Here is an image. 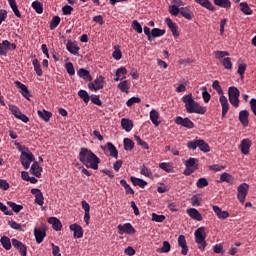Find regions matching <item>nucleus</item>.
Wrapping results in <instances>:
<instances>
[{"label": "nucleus", "instance_id": "obj_1", "mask_svg": "<svg viewBox=\"0 0 256 256\" xmlns=\"http://www.w3.org/2000/svg\"><path fill=\"white\" fill-rule=\"evenodd\" d=\"M79 161L86 168H91L92 170H98L101 162L100 158L88 148H80Z\"/></svg>", "mask_w": 256, "mask_h": 256}, {"label": "nucleus", "instance_id": "obj_2", "mask_svg": "<svg viewBox=\"0 0 256 256\" xmlns=\"http://www.w3.org/2000/svg\"><path fill=\"white\" fill-rule=\"evenodd\" d=\"M182 102L185 104V109L188 114L204 115L207 112V108L200 106L198 102L193 99V95L188 94L182 97Z\"/></svg>", "mask_w": 256, "mask_h": 256}, {"label": "nucleus", "instance_id": "obj_3", "mask_svg": "<svg viewBox=\"0 0 256 256\" xmlns=\"http://www.w3.org/2000/svg\"><path fill=\"white\" fill-rule=\"evenodd\" d=\"M195 242L198 244V248L204 252L207 247V242H206V229L204 227H200L195 230Z\"/></svg>", "mask_w": 256, "mask_h": 256}, {"label": "nucleus", "instance_id": "obj_4", "mask_svg": "<svg viewBox=\"0 0 256 256\" xmlns=\"http://www.w3.org/2000/svg\"><path fill=\"white\" fill-rule=\"evenodd\" d=\"M187 148L192 151H195V150H197V148H199L200 151H202L204 153H209L211 151L209 144L206 141H204L203 139H199L196 141H188Z\"/></svg>", "mask_w": 256, "mask_h": 256}, {"label": "nucleus", "instance_id": "obj_5", "mask_svg": "<svg viewBox=\"0 0 256 256\" xmlns=\"http://www.w3.org/2000/svg\"><path fill=\"white\" fill-rule=\"evenodd\" d=\"M215 54H216L217 60H219V62L222 63L224 69H226V70H232L233 69V63L231 62V58L226 57V56H230L229 52H227V51H216Z\"/></svg>", "mask_w": 256, "mask_h": 256}, {"label": "nucleus", "instance_id": "obj_6", "mask_svg": "<svg viewBox=\"0 0 256 256\" xmlns=\"http://www.w3.org/2000/svg\"><path fill=\"white\" fill-rule=\"evenodd\" d=\"M239 97L240 91L235 86H231L228 88V101H230L231 105L235 108L239 107Z\"/></svg>", "mask_w": 256, "mask_h": 256}, {"label": "nucleus", "instance_id": "obj_7", "mask_svg": "<svg viewBox=\"0 0 256 256\" xmlns=\"http://www.w3.org/2000/svg\"><path fill=\"white\" fill-rule=\"evenodd\" d=\"M21 165H23L25 170L31 166V163L35 161V155L32 152H21L20 155Z\"/></svg>", "mask_w": 256, "mask_h": 256}, {"label": "nucleus", "instance_id": "obj_8", "mask_svg": "<svg viewBox=\"0 0 256 256\" xmlns=\"http://www.w3.org/2000/svg\"><path fill=\"white\" fill-rule=\"evenodd\" d=\"M249 191V185L247 183H242L237 187V200L240 201V203L245 202V198L248 195Z\"/></svg>", "mask_w": 256, "mask_h": 256}, {"label": "nucleus", "instance_id": "obj_9", "mask_svg": "<svg viewBox=\"0 0 256 256\" xmlns=\"http://www.w3.org/2000/svg\"><path fill=\"white\" fill-rule=\"evenodd\" d=\"M174 123L182 127H185L188 130H192L195 127V124L193 123V121H191L188 117L182 118V116H177L174 119Z\"/></svg>", "mask_w": 256, "mask_h": 256}, {"label": "nucleus", "instance_id": "obj_10", "mask_svg": "<svg viewBox=\"0 0 256 256\" xmlns=\"http://www.w3.org/2000/svg\"><path fill=\"white\" fill-rule=\"evenodd\" d=\"M9 109H10V112L12 113V115H14L16 119L21 120V122H23V123L29 122L28 116L26 114H23L17 106L10 105Z\"/></svg>", "mask_w": 256, "mask_h": 256}, {"label": "nucleus", "instance_id": "obj_11", "mask_svg": "<svg viewBox=\"0 0 256 256\" xmlns=\"http://www.w3.org/2000/svg\"><path fill=\"white\" fill-rule=\"evenodd\" d=\"M117 229L119 230V235H123L124 233L127 235H134L136 233V230L134 226L131 225V223L126 224H119Z\"/></svg>", "mask_w": 256, "mask_h": 256}, {"label": "nucleus", "instance_id": "obj_12", "mask_svg": "<svg viewBox=\"0 0 256 256\" xmlns=\"http://www.w3.org/2000/svg\"><path fill=\"white\" fill-rule=\"evenodd\" d=\"M104 88V77L98 76L93 83L88 84V89L91 91H99Z\"/></svg>", "mask_w": 256, "mask_h": 256}, {"label": "nucleus", "instance_id": "obj_13", "mask_svg": "<svg viewBox=\"0 0 256 256\" xmlns=\"http://www.w3.org/2000/svg\"><path fill=\"white\" fill-rule=\"evenodd\" d=\"M30 193L34 195L36 198L34 199V203H36L38 206L43 207L44 206V194H42V191L37 188H33L30 190Z\"/></svg>", "mask_w": 256, "mask_h": 256}, {"label": "nucleus", "instance_id": "obj_14", "mask_svg": "<svg viewBox=\"0 0 256 256\" xmlns=\"http://www.w3.org/2000/svg\"><path fill=\"white\" fill-rule=\"evenodd\" d=\"M165 24L170 29V32H172L173 37L178 38L180 36V33L178 31L179 27L175 22L171 20V18H165Z\"/></svg>", "mask_w": 256, "mask_h": 256}, {"label": "nucleus", "instance_id": "obj_15", "mask_svg": "<svg viewBox=\"0 0 256 256\" xmlns=\"http://www.w3.org/2000/svg\"><path fill=\"white\" fill-rule=\"evenodd\" d=\"M251 147H252L251 140H249L248 138L241 140L239 148H240L242 154L248 155L249 151L251 150Z\"/></svg>", "mask_w": 256, "mask_h": 256}, {"label": "nucleus", "instance_id": "obj_16", "mask_svg": "<svg viewBox=\"0 0 256 256\" xmlns=\"http://www.w3.org/2000/svg\"><path fill=\"white\" fill-rule=\"evenodd\" d=\"M14 84H15L16 88L20 89V94L23 95V97L26 100H29V98L31 97V92H29L27 86L19 81L14 82Z\"/></svg>", "mask_w": 256, "mask_h": 256}, {"label": "nucleus", "instance_id": "obj_17", "mask_svg": "<svg viewBox=\"0 0 256 256\" xmlns=\"http://www.w3.org/2000/svg\"><path fill=\"white\" fill-rule=\"evenodd\" d=\"M12 246H14L15 249H18L21 256H27V246L18 239H12Z\"/></svg>", "mask_w": 256, "mask_h": 256}, {"label": "nucleus", "instance_id": "obj_18", "mask_svg": "<svg viewBox=\"0 0 256 256\" xmlns=\"http://www.w3.org/2000/svg\"><path fill=\"white\" fill-rule=\"evenodd\" d=\"M66 50H68L70 54L77 56L78 52L80 51V46H78L76 42L68 40V43H66Z\"/></svg>", "mask_w": 256, "mask_h": 256}, {"label": "nucleus", "instance_id": "obj_19", "mask_svg": "<svg viewBox=\"0 0 256 256\" xmlns=\"http://www.w3.org/2000/svg\"><path fill=\"white\" fill-rule=\"evenodd\" d=\"M70 231H73V237L74 238H82L83 237V228L81 225H78L77 223H74L69 226Z\"/></svg>", "mask_w": 256, "mask_h": 256}, {"label": "nucleus", "instance_id": "obj_20", "mask_svg": "<svg viewBox=\"0 0 256 256\" xmlns=\"http://www.w3.org/2000/svg\"><path fill=\"white\" fill-rule=\"evenodd\" d=\"M178 246L181 247V254L183 256H187L188 252H189V248L188 245L186 244V238L184 235H181L180 237H178Z\"/></svg>", "mask_w": 256, "mask_h": 256}, {"label": "nucleus", "instance_id": "obj_21", "mask_svg": "<svg viewBox=\"0 0 256 256\" xmlns=\"http://www.w3.org/2000/svg\"><path fill=\"white\" fill-rule=\"evenodd\" d=\"M186 212H187V215L190 216L192 220L203 221L202 214L199 213V211L197 209L188 208Z\"/></svg>", "mask_w": 256, "mask_h": 256}, {"label": "nucleus", "instance_id": "obj_22", "mask_svg": "<svg viewBox=\"0 0 256 256\" xmlns=\"http://www.w3.org/2000/svg\"><path fill=\"white\" fill-rule=\"evenodd\" d=\"M214 214L217 215L218 219L226 220L230 217V214L228 211H222V209L216 205L213 206Z\"/></svg>", "mask_w": 256, "mask_h": 256}, {"label": "nucleus", "instance_id": "obj_23", "mask_svg": "<svg viewBox=\"0 0 256 256\" xmlns=\"http://www.w3.org/2000/svg\"><path fill=\"white\" fill-rule=\"evenodd\" d=\"M34 237L36 238V242L38 244L44 242V238L46 237L45 229L34 228Z\"/></svg>", "mask_w": 256, "mask_h": 256}, {"label": "nucleus", "instance_id": "obj_24", "mask_svg": "<svg viewBox=\"0 0 256 256\" xmlns=\"http://www.w3.org/2000/svg\"><path fill=\"white\" fill-rule=\"evenodd\" d=\"M48 224H51L52 229H54L55 231H62L63 225L58 218H48Z\"/></svg>", "mask_w": 256, "mask_h": 256}, {"label": "nucleus", "instance_id": "obj_25", "mask_svg": "<svg viewBox=\"0 0 256 256\" xmlns=\"http://www.w3.org/2000/svg\"><path fill=\"white\" fill-rule=\"evenodd\" d=\"M219 102L222 105V117H225L227 112H229V101H227L226 96H219Z\"/></svg>", "mask_w": 256, "mask_h": 256}, {"label": "nucleus", "instance_id": "obj_26", "mask_svg": "<svg viewBox=\"0 0 256 256\" xmlns=\"http://www.w3.org/2000/svg\"><path fill=\"white\" fill-rule=\"evenodd\" d=\"M121 126L123 130H126L127 133H130L131 130L134 128V122L127 118H123L121 120Z\"/></svg>", "mask_w": 256, "mask_h": 256}, {"label": "nucleus", "instance_id": "obj_27", "mask_svg": "<svg viewBox=\"0 0 256 256\" xmlns=\"http://www.w3.org/2000/svg\"><path fill=\"white\" fill-rule=\"evenodd\" d=\"M249 112L247 110H241L239 113V121L242 126L246 127L249 124Z\"/></svg>", "mask_w": 256, "mask_h": 256}, {"label": "nucleus", "instance_id": "obj_28", "mask_svg": "<svg viewBox=\"0 0 256 256\" xmlns=\"http://www.w3.org/2000/svg\"><path fill=\"white\" fill-rule=\"evenodd\" d=\"M196 4H199L201 7L205 8L208 11H215V7L209 0H194Z\"/></svg>", "mask_w": 256, "mask_h": 256}, {"label": "nucleus", "instance_id": "obj_29", "mask_svg": "<svg viewBox=\"0 0 256 256\" xmlns=\"http://www.w3.org/2000/svg\"><path fill=\"white\" fill-rule=\"evenodd\" d=\"M180 14L182 17H184L188 21H191L194 18V13L190 10L189 7L181 8Z\"/></svg>", "mask_w": 256, "mask_h": 256}, {"label": "nucleus", "instance_id": "obj_30", "mask_svg": "<svg viewBox=\"0 0 256 256\" xmlns=\"http://www.w3.org/2000/svg\"><path fill=\"white\" fill-rule=\"evenodd\" d=\"M126 74H127V69L125 67L116 69L114 81L118 82V81L125 80L126 76H124L123 78H121V76Z\"/></svg>", "mask_w": 256, "mask_h": 256}, {"label": "nucleus", "instance_id": "obj_31", "mask_svg": "<svg viewBox=\"0 0 256 256\" xmlns=\"http://www.w3.org/2000/svg\"><path fill=\"white\" fill-rule=\"evenodd\" d=\"M77 75H78V77L83 78L84 81H92V77H91L90 72L87 71V70L84 69V68H80V69L77 71Z\"/></svg>", "mask_w": 256, "mask_h": 256}, {"label": "nucleus", "instance_id": "obj_32", "mask_svg": "<svg viewBox=\"0 0 256 256\" xmlns=\"http://www.w3.org/2000/svg\"><path fill=\"white\" fill-rule=\"evenodd\" d=\"M10 50V42L8 40H3L0 43V56H6Z\"/></svg>", "mask_w": 256, "mask_h": 256}, {"label": "nucleus", "instance_id": "obj_33", "mask_svg": "<svg viewBox=\"0 0 256 256\" xmlns=\"http://www.w3.org/2000/svg\"><path fill=\"white\" fill-rule=\"evenodd\" d=\"M130 180H131L133 186H138L142 189H144L145 186L148 185V183L145 180L140 179V178H136L135 176H131Z\"/></svg>", "mask_w": 256, "mask_h": 256}, {"label": "nucleus", "instance_id": "obj_34", "mask_svg": "<svg viewBox=\"0 0 256 256\" xmlns=\"http://www.w3.org/2000/svg\"><path fill=\"white\" fill-rule=\"evenodd\" d=\"M38 117L42 119L44 122H49L50 118L53 117V113L46 111V110H38L37 111Z\"/></svg>", "mask_w": 256, "mask_h": 256}, {"label": "nucleus", "instance_id": "obj_35", "mask_svg": "<svg viewBox=\"0 0 256 256\" xmlns=\"http://www.w3.org/2000/svg\"><path fill=\"white\" fill-rule=\"evenodd\" d=\"M198 163H199V160L197 158H188L185 161V166L186 168H192L194 170H198Z\"/></svg>", "mask_w": 256, "mask_h": 256}, {"label": "nucleus", "instance_id": "obj_36", "mask_svg": "<svg viewBox=\"0 0 256 256\" xmlns=\"http://www.w3.org/2000/svg\"><path fill=\"white\" fill-rule=\"evenodd\" d=\"M30 171H32V174L37 178H41L42 167L38 165V162H33Z\"/></svg>", "mask_w": 256, "mask_h": 256}, {"label": "nucleus", "instance_id": "obj_37", "mask_svg": "<svg viewBox=\"0 0 256 256\" xmlns=\"http://www.w3.org/2000/svg\"><path fill=\"white\" fill-rule=\"evenodd\" d=\"M0 243L3 249H6V251H9L11 249V244H13L8 236H2L0 239Z\"/></svg>", "mask_w": 256, "mask_h": 256}, {"label": "nucleus", "instance_id": "obj_38", "mask_svg": "<svg viewBox=\"0 0 256 256\" xmlns=\"http://www.w3.org/2000/svg\"><path fill=\"white\" fill-rule=\"evenodd\" d=\"M8 5H10L12 12H14L15 16L18 18H22V14L19 12L17 1L8 0Z\"/></svg>", "mask_w": 256, "mask_h": 256}, {"label": "nucleus", "instance_id": "obj_39", "mask_svg": "<svg viewBox=\"0 0 256 256\" xmlns=\"http://www.w3.org/2000/svg\"><path fill=\"white\" fill-rule=\"evenodd\" d=\"M140 174L144 175L146 178L152 179L153 178V172L151 169H149L145 164L140 166Z\"/></svg>", "mask_w": 256, "mask_h": 256}, {"label": "nucleus", "instance_id": "obj_40", "mask_svg": "<svg viewBox=\"0 0 256 256\" xmlns=\"http://www.w3.org/2000/svg\"><path fill=\"white\" fill-rule=\"evenodd\" d=\"M78 97L80 99L83 100L84 103L89 104L90 100H91V96L89 95V93L86 90H79L78 92Z\"/></svg>", "mask_w": 256, "mask_h": 256}, {"label": "nucleus", "instance_id": "obj_41", "mask_svg": "<svg viewBox=\"0 0 256 256\" xmlns=\"http://www.w3.org/2000/svg\"><path fill=\"white\" fill-rule=\"evenodd\" d=\"M106 147H108L110 157L117 159L118 158V150H117L116 146H114L112 143L108 142V143H106Z\"/></svg>", "mask_w": 256, "mask_h": 256}, {"label": "nucleus", "instance_id": "obj_42", "mask_svg": "<svg viewBox=\"0 0 256 256\" xmlns=\"http://www.w3.org/2000/svg\"><path fill=\"white\" fill-rule=\"evenodd\" d=\"M123 144H124V150L125 151H132V150H134L135 143L130 138H124Z\"/></svg>", "mask_w": 256, "mask_h": 256}, {"label": "nucleus", "instance_id": "obj_43", "mask_svg": "<svg viewBox=\"0 0 256 256\" xmlns=\"http://www.w3.org/2000/svg\"><path fill=\"white\" fill-rule=\"evenodd\" d=\"M158 119H159V113L157 112V110H151L150 111V120H151L152 124H154L155 126H159V124H161V122H159Z\"/></svg>", "mask_w": 256, "mask_h": 256}, {"label": "nucleus", "instance_id": "obj_44", "mask_svg": "<svg viewBox=\"0 0 256 256\" xmlns=\"http://www.w3.org/2000/svg\"><path fill=\"white\" fill-rule=\"evenodd\" d=\"M240 10L245 15H252L253 14L252 9L249 7L247 2H241L240 3Z\"/></svg>", "mask_w": 256, "mask_h": 256}, {"label": "nucleus", "instance_id": "obj_45", "mask_svg": "<svg viewBox=\"0 0 256 256\" xmlns=\"http://www.w3.org/2000/svg\"><path fill=\"white\" fill-rule=\"evenodd\" d=\"M214 4L218 7L229 9L231 7L230 0H214Z\"/></svg>", "mask_w": 256, "mask_h": 256}, {"label": "nucleus", "instance_id": "obj_46", "mask_svg": "<svg viewBox=\"0 0 256 256\" xmlns=\"http://www.w3.org/2000/svg\"><path fill=\"white\" fill-rule=\"evenodd\" d=\"M32 65L34 67V71H36V74L38 77H41L43 72H42V68H41V64L37 59H34L32 61Z\"/></svg>", "mask_w": 256, "mask_h": 256}, {"label": "nucleus", "instance_id": "obj_47", "mask_svg": "<svg viewBox=\"0 0 256 256\" xmlns=\"http://www.w3.org/2000/svg\"><path fill=\"white\" fill-rule=\"evenodd\" d=\"M120 186L124 187L126 189L127 195H134L135 191L131 188V186L127 183L126 180H120Z\"/></svg>", "mask_w": 256, "mask_h": 256}, {"label": "nucleus", "instance_id": "obj_48", "mask_svg": "<svg viewBox=\"0 0 256 256\" xmlns=\"http://www.w3.org/2000/svg\"><path fill=\"white\" fill-rule=\"evenodd\" d=\"M118 89L123 93L128 94V91L130 90V84L128 83L127 80H124L123 82H120L118 84Z\"/></svg>", "mask_w": 256, "mask_h": 256}, {"label": "nucleus", "instance_id": "obj_49", "mask_svg": "<svg viewBox=\"0 0 256 256\" xmlns=\"http://www.w3.org/2000/svg\"><path fill=\"white\" fill-rule=\"evenodd\" d=\"M32 8L34 9V11H36L37 14L44 13V7L42 6L40 1H34L32 3Z\"/></svg>", "mask_w": 256, "mask_h": 256}, {"label": "nucleus", "instance_id": "obj_50", "mask_svg": "<svg viewBox=\"0 0 256 256\" xmlns=\"http://www.w3.org/2000/svg\"><path fill=\"white\" fill-rule=\"evenodd\" d=\"M8 207H11L12 211H14V213L18 214L21 210H23V206L16 204L12 201H8L7 202Z\"/></svg>", "mask_w": 256, "mask_h": 256}, {"label": "nucleus", "instance_id": "obj_51", "mask_svg": "<svg viewBox=\"0 0 256 256\" xmlns=\"http://www.w3.org/2000/svg\"><path fill=\"white\" fill-rule=\"evenodd\" d=\"M159 168L162 169L163 171L167 172V173H172L173 172V166L171 165V163L162 162V163L159 164Z\"/></svg>", "mask_w": 256, "mask_h": 256}, {"label": "nucleus", "instance_id": "obj_52", "mask_svg": "<svg viewBox=\"0 0 256 256\" xmlns=\"http://www.w3.org/2000/svg\"><path fill=\"white\" fill-rule=\"evenodd\" d=\"M170 251H171V244L168 241H164L163 242V247L162 248H158L156 250V252H159V253H168Z\"/></svg>", "mask_w": 256, "mask_h": 256}, {"label": "nucleus", "instance_id": "obj_53", "mask_svg": "<svg viewBox=\"0 0 256 256\" xmlns=\"http://www.w3.org/2000/svg\"><path fill=\"white\" fill-rule=\"evenodd\" d=\"M219 179L221 182H227V183H233V181H234L233 176H231L227 172H223Z\"/></svg>", "mask_w": 256, "mask_h": 256}, {"label": "nucleus", "instance_id": "obj_54", "mask_svg": "<svg viewBox=\"0 0 256 256\" xmlns=\"http://www.w3.org/2000/svg\"><path fill=\"white\" fill-rule=\"evenodd\" d=\"M164 34H166V30L164 29L154 28L151 30V35L154 38L162 37Z\"/></svg>", "mask_w": 256, "mask_h": 256}, {"label": "nucleus", "instance_id": "obj_55", "mask_svg": "<svg viewBox=\"0 0 256 256\" xmlns=\"http://www.w3.org/2000/svg\"><path fill=\"white\" fill-rule=\"evenodd\" d=\"M169 13L172 16L177 17V16H179V14H181V8H179V6H177V5H172L169 8Z\"/></svg>", "mask_w": 256, "mask_h": 256}, {"label": "nucleus", "instance_id": "obj_56", "mask_svg": "<svg viewBox=\"0 0 256 256\" xmlns=\"http://www.w3.org/2000/svg\"><path fill=\"white\" fill-rule=\"evenodd\" d=\"M134 140H136V143L138 146H142L145 150H149V145L145 141H143L139 136L134 135Z\"/></svg>", "mask_w": 256, "mask_h": 256}, {"label": "nucleus", "instance_id": "obj_57", "mask_svg": "<svg viewBox=\"0 0 256 256\" xmlns=\"http://www.w3.org/2000/svg\"><path fill=\"white\" fill-rule=\"evenodd\" d=\"M59 24H60V17L59 16L52 17V20L50 22V29L54 30L55 28H58Z\"/></svg>", "mask_w": 256, "mask_h": 256}, {"label": "nucleus", "instance_id": "obj_58", "mask_svg": "<svg viewBox=\"0 0 256 256\" xmlns=\"http://www.w3.org/2000/svg\"><path fill=\"white\" fill-rule=\"evenodd\" d=\"M212 88L217 91L218 95L224 96V91L222 90L220 82L217 80L213 82Z\"/></svg>", "mask_w": 256, "mask_h": 256}, {"label": "nucleus", "instance_id": "obj_59", "mask_svg": "<svg viewBox=\"0 0 256 256\" xmlns=\"http://www.w3.org/2000/svg\"><path fill=\"white\" fill-rule=\"evenodd\" d=\"M165 220H166V216H164L163 214L159 215L156 213H152V221H155L157 223H163V221Z\"/></svg>", "mask_w": 256, "mask_h": 256}, {"label": "nucleus", "instance_id": "obj_60", "mask_svg": "<svg viewBox=\"0 0 256 256\" xmlns=\"http://www.w3.org/2000/svg\"><path fill=\"white\" fill-rule=\"evenodd\" d=\"M132 28L134 31H136L138 34L143 33V27L140 25V23L137 20H133L132 22Z\"/></svg>", "mask_w": 256, "mask_h": 256}, {"label": "nucleus", "instance_id": "obj_61", "mask_svg": "<svg viewBox=\"0 0 256 256\" xmlns=\"http://www.w3.org/2000/svg\"><path fill=\"white\" fill-rule=\"evenodd\" d=\"M65 69H66V72L70 76H74V74H76V71L74 70V66L71 62H68V63L65 64Z\"/></svg>", "mask_w": 256, "mask_h": 256}, {"label": "nucleus", "instance_id": "obj_62", "mask_svg": "<svg viewBox=\"0 0 256 256\" xmlns=\"http://www.w3.org/2000/svg\"><path fill=\"white\" fill-rule=\"evenodd\" d=\"M208 180L206 178H200L198 182H196V187L199 189H203L204 187L208 186Z\"/></svg>", "mask_w": 256, "mask_h": 256}, {"label": "nucleus", "instance_id": "obj_63", "mask_svg": "<svg viewBox=\"0 0 256 256\" xmlns=\"http://www.w3.org/2000/svg\"><path fill=\"white\" fill-rule=\"evenodd\" d=\"M225 166L219 165V164H214L212 166H209V170L212 172H221L225 170Z\"/></svg>", "mask_w": 256, "mask_h": 256}, {"label": "nucleus", "instance_id": "obj_64", "mask_svg": "<svg viewBox=\"0 0 256 256\" xmlns=\"http://www.w3.org/2000/svg\"><path fill=\"white\" fill-rule=\"evenodd\" d=\"M8 226L16 231H22V225L15 221H8Z\"/></svg>", "mask_w": 256, "mask_h": 256}]
</instances>
